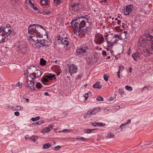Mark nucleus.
<instances>
[{
  "label": "nucleus",
  "instance_id": "obj_1",
  "mask_svg": "<svg viewBox=\"0 0 153 153\" xmlns=\"http://www.w3.org/2000/svg\"><path fill=\"white\" fill-rule=\"evenodd\" d=\"M81 18L80 17L75 19L72 20L71 22V25H72L74 30V33L76 35H79L82 33L83 30L81 29L84 27L85 26V22L84 20H82L81 22L79 19Z\"/></svg>",
  "mask_w": 153,
  "mask_h": 153
},
{
  "label": "nucleus",
  "instance_id": "obj_2",
  "mask_svg": "<svg viewBox=\"0 0 153 153\" xmlns=\"http://www.w3.org/2000/svg\"><path fill=\"white\" fill-rule=\"evenodd\" d=\"M41 28L44 29L43 27L41 25H37L36 26V24L31 25L28 28V33L32 35H35L37 36L41 37L40 31Z\"/></svg>",
  "mask_w": 153,
  "mask_h": 153
},
{
  "label": "nucleus",
  "instance_id": "obj_3",
  "mask_svg": "<svg viewBox=\"0 0 153 153\" xmlns=\"http://www.w3.org/2000/svg\"><path fill=\"white\" fill-rule=\"evenodd\" d=\"M51 44V42L49 41L48 42L46 40L44 39H42L41 40H39L35 42L33 44L35 46H34L37 49L40 48L44 46L48 47Z\"/></svg>",
  "mask_w": 153,
  "mask_h": 153
},
{
  "label": "nucleus",
  "instance_id": "obj_4",
  "mask_svg": "<svg viewBox=\"0 0 153 153\" xmlns=\"http://www.w3.org/2000/svg\"><path fill=\"white\" fill-rule=\"evenodd\" d=\"M2 33L5 35V36L8 37L12 32L10 30V25H7L0 27V33Z\"/></svg>",
  "mask_w": 153,
  "mask_h": 153
},
{
  "label": "nucleus",
  "instance_id": "obj_5",
  "mask_svg": "<svg viewBox=\"0 0 153 153\" xmlns=\"http://www.w3.org/2000/svg\"><path fill=\"white\" fill-rule=\"evenodd\" d=\"M101 110V109L100 108H95L89 110L85 114L84 117L86 119L88 117L93 115H94L96 113L100 111Z\"/></svg>",
  "mask_w": 153,
  "mask_h": 153
},
{
  "label": "nucleus",
  "instance_id": "obj_6",
  "mask_svg": "<svg viewBox=\"0 0 153 153\" xmlns=\"http://www.w3.org/2000/svg\"><path fill=\"white\" fill-rule=\"evenodd\" d=\"M104 39L101 34L97 33L95 36L94 42L98 45H100L104 42Z\"/></svg>",
  "mask_w": 153,
  "mask_h": 153
},
{
  "label": "nucleus",
  "instance_id": "obj_7",
  "mask_svg": "<svg viewBox=\"0 0 153 153\" xmlns=\"http://www.w3.org/2000/svg\"><path fill=\"white\" fill-rule=\"evenodd\" d=\"M88 48L87 46L82 47L76 50V53L78 55H85L88 54Z\"/></svg>",
  "mask_w": 153,
  "mask_h": 153
},
{
  "label": "nucleus",
  "instance_id": "obj_8",
  "mask_svg": "<svg viewBox=\"0 0 153 153\" xmlns=\"http://www.w3.org/2000/svg\"><path fill=\"white\" fill-rule=\"evenodd\" d=\"M133 6L131 5H130L126 6V8L124 9L125 14L126 15H128L133 10Z\"/></svg>",
  "mask_w": 153,
  "mask_h": 153
},
{
  "label": "nucleus",
  "instance_id": "obj_9",
  "mask_svg": "<svg viewBox=\"0 0 153 153\" xmlns=\"http://www.w3.org/2000/svg\"><path fill=\"white\" fill-rule=\"evenodd\" d=\"M138 41H139L140 42H141L143 46L146 45L148 43H149V40L146 38H143V37H140Z\"/></svg>",
  "mask_w": 153,
  "mask_h": 153
},
{
  "label": "nucleus",
  "instance_id": "obj_10",
  "mask_svg": "<svg viewBox=\"0 0 153 153\" xmlns=\"http://www.w3.org/2000/svg\"><path fill=\"white\" fill-rule=\"evenodd\" d=\"M77 70V68L74 65L70 66L69 69V72L71 75L72 74L76 73Z\"/></svg>",
  "mask_w": 153,
  "mask_h": 153
},
{
  "label": "nucleus",
  "instance_id": "obj_11",
  "mask_svg": "<svg viewBox=\"0 0 153 153\" xmlns=\"http://www.w3.org/2000/svg\"><path fill=\"white\" fill-rule=\"evenodd\" d=\"M38 37L40 38L41 37L37 36L35 35H34L33 36H30V43H32V45H33V44L34 43L39 40V39H37V38Z\"/></svg>",
  "mask_w": 153,
  "mask_h": 153
},
{
  "label": "nucleus",
  "instance_id": "obj_12",
  "mask_svg": "<svg viewBox=\"0 0 153 153\" xmlns=\"http://www.w3.org/2000/svg\"><path fill=\"white\" fill-rule=\"evenodd\" d=\"M145 37L146 38H149L150 37V39L149 41V43L150 45H152V48H153V36H152L150 35V34L148 33H146L145 34Z\"/></svg>",
  "mask_w": 153,
  "mask_h": 153
},
{
  "label": "nucleus",
  "instance_id": "obj_13",
  "mask_svg": "<svg viewBox=\"0 0 153 153\" xmlns=\"http://www.w3.org/2000/svg\"><path fill=\"white\" fill-rule=\"evenodd\" d=\"M19 47L20 50L21 52L24 54L26 53L28 50V48L25 45L19 46Z\"/></svg>",
  "mask_w": 153,
  "mask_h": 153
},
{
  "label": "nucleus",
  "instance_id": "obj_14",
  "mask_svg": "<svg viewBox=\"0 0 153 153\" xmlns=\"http://www.w3.org/2000/svg\"><path fill=\"white\" fill-rule=\"evenodd\" d=\"M33 76H35L36 78L39 77L41 74V71L38 70L36 69L35 71L34 72H33Z\"/></svg>",
  "mask_w": 153,
  "mask_h": 153
},
{
  "label": "nucleus",
  "instance_id": "obj_15",
  "mask_svg": "<svg viewBox=\"0 0 153 153\" xmlns=\"http://www.w3.org/2000/svg\"><path fill=\"white\" fill-rule=\"evenodd\" d=\"M36 70V67L34 66H31L28 69L27 71L28 74H33V72Z\"/></svg>",
  "mask_w": 153,
  "mask_h": 153
},
{
  "label": "nucleus",
  "instance_id": "obj_16",
  "mask_svg": "<svg viewBox=\"0 0 153 153\" xmlns=\"http://www.w3.org/2000/svg\"><path fill=\"white\" fill-rule=\"evenodd\" d=\"M33 75V74H29V75L27 76V79L28 82L30 81L32 82L31 81L34 80V79L36 78L35 76H34Z\"/></svg>",
  "mask_w": 153,
  "mask_h": 153
},
{
  "label": "nucleus",
  "instance_id": "obj_17",
  "mask_svg": "<svg viewBox=\"0 0 153 153\" xmlns=\"http://www.w3.org/2000/svg\"><path fill=\"white\" fill-rule=\"evenodd\" d=\"M131 120H128L127 122L125 123L122 124L120 126V131H119L118 129H117L116 131L118 132H119L120 131H122V127L126 125L127 124L130 123H131Z\"/></svg>",
  "mask_w": 153,
  "mask_h": 153
},
{
  "label": "nucleus",
  "instance_id": "obj_18",
  "mask_svg": "<svg viewBox=\"0 0 153 153\" xmlns=\"http://www.w3.org/2000/svg\"><path fill=\"white\" fill-rule=\"evenodd\" d=\"M7 36H5V35L3 33H0V43H3L5 42L4 39Z\"/></svg>",
  "mask_w": 153,
  "mask_h": 153
},
{
  "label": "nucleus",
  "instance_id": "obj_19",
  "mask_svg": "<svg viewBox=\"0 0 153 153\" xmlns=\"http://www.w3.org/2000/svg\"><path fill=\"white\" fill-rule=\"evenodd\" d=\"M31 82L29 81L28 82L27 81V84L29 87L32 89H35V87L33 86L34 84V80L33 81H32Z\"/></svg>",
  "mask_w": 153,
  "mask_h": 153
},
{
  "label": "nucleus",
  "instance_id": "obj_20",
  "mask_svg": "<svg viewBox=\"0 0 153 153\" xmlns=\"http://www.w3.org/2000/svg\"><path fill=\"white\" fill-rule=\"evenodd\" d=\"M119 39L120 38H116L115 39L113 40V39L110 42H109L107 40V43L109 44L110 45H112L113 43H116L118 41Z\"/></svg>",
  "mask_w": 153,
  "mask_h": 153
},
{
  "label": "nucleus",
  "instance_id": "obj_21",
  "mask_svg": "<svg viewBox=\"0 0 153 153\" xmlns=\"http://www.w3.org/2000/svg\"><path fill=\"white\" fill-rule=\"evenodd\" d=\"M132 56L133 59L135 61H136L137 58L140 57V56L137 52L132 54Z\"/></svg>",
  "mask_w": 153,
  "mask_h": 153
},
{
  "label": "nucleus",
  "instance_id": "obj_22",
  "mask_svg": "<svg viewBox=\"0 0 153 153\" xmlns=\"http://www.w3.org/2000/svg\"><path fill=\"white\" fill-rule=\"evenodd\" d=\"M71 7L72 8V10H74L77 11L79 9L78 4H74L71 5Z\"/></svg>",
  "mask_w": 153,
  "mask_h": 153
},
{
  "label": "nucleus",
  "instance_id": "obj_23",
  "mask_svg": "<svg viewBox=\"0 0 153 153\" xmlns=\"http://www.w3.org/2000/svg\"><path fill=\"white\" fill-rule=\"evenodd\" d=\"M67 39L66 38H62L61 39V43L63 45H67L68 44V42L67 40Z\"/></svg>",
  "mask_w": 153,
  "mask_h": 153
},
{
  "label": "nucleus",
  "instance_id": "obj_24",
  "mask_svg": "<svg viewBox=\"0 0 153 153\" xmlns=\"http://www.w3.org/2000/svg\"><path fill=\"white\" fill-rule=\"evenodd\" d=\"M100 84V82H97L93 85V87L94 88L100 89L101 88V86Z\"/></svg>",
  "mask_w": 153,
  "mask_h": 153
},
{
  "label": "nucleus",
  "instance_id": "obj_25",
  "mask_svg": "<svg viewBox=\"0 0 153 153\" xmlns=\"http://www.w3.org/2000/svg\"><path fill=\"white\" fill-rule=\"evenodd\" d=\"M41 3L43 5H48L49 3V1L48 0H41Z\"/></svg>",
  "mask_w": 153,
  "mask_h": 153
},
{
  "label": "nucleus",
  "instance_id": "obj_26",
  "mask_svg": "<svg viewBox=\"0 0 153 153\" xmlns=\"http://www.w3.org/2000/svg\"><path fill=\"white\" fill-rule=\"evenodd\" d=\"M51 146V145L50 144L46 143L43 145L42 147L44 149H47L50 147Z\"/></svg>",
  "mask_w": 153,
  "mask_h": 153
},
{
  "label": "nucleus",
  "instance_id": "obj_27",
  "mask_svg": "<svg viewBox=\"0 0 153 153\" xmlns=\"http://www.w3.org/2000/svg\"><path fill=\"white\" fill-rule=\"evenodd\" d=\"M46 61L43 59V58H41L40 59V64L41 65L44 66L46 65Z\"/></svg>",
  "mask_w": 153,
  "mask_h": 153
},
{
  "label": "nucleus",
  "instance_id": "obj_28",
  "mask_svg": "<svg viewBox=\"0 0 153 153\" xmlns=\"http://www.w3.org/2000/svg\"><path fill=\"white\" fill-rule=\"evenodd\" d=\"M55 74L52 75L51 74H50L49 75H46V76L48 78V80H52V78L55 77Z\"/></svg>",
  "mask_w": 153,
  "mask_h": 153
},
{
  "label": "nucleus",
  "instance_id": "obj_29",
  "mask_svg": "<svg viewBox=\"0 0 153 153\" xmlns=\"http://www.w3.org/2000/svg\"><path fill=\"white\" fill-rule=\"evenodd\" d=\"M95 129H85L84 130V132L85 133H90L92 132L93 130H95Z\"/></svg>",
  "mask_w": 153,
  "mask_h": 153
},
{
  "label": "nucleus",
  "instance_id": "obj_30",
  "mask_svg": "<svg viewBox=\"0 0 153 153\" xmlns=\"http://www.w3.org/2000/svg\"><path fill=\"white\" fill-rule=\"evenodd\" d=\"M41 81L42 82H47L49 81L47 77L46 76L44 77H42L41 79Z\"/></svg>",
  "mask_w": 153,
  "mask_h": 153
},
{
  "label": "nucleus",
  "instance_id": "obj_31",
  "mask_svg": "<svg viewBox=\"0 0 153 153\" xmlns=\"http://www.w3.org/2000/svg\"><path fill=\"white\" fill-rule=\"evenodd\" d=\"M107 137L108 138H111L114 137V135L111 132L108 134Z\"/></svg>",
  "mask_w": 153,
  "mask_h": 153
},
{
  "label": "nucleus",
  "instance_id": "obj_32",
  "mask_svg": "<svg viewBox=\"0 0 153 153\" xmlns=\"http://www.w3.org/2000/svg\"><path fill=\"white\" fill-rule=\"evenodd\" d=\"M141 49L140 48L138 49L136 52L140 56L141 54H143V53L144 52V51L141 50Z\"/></svg>",
  "mask_w": 153,
  "mask_h": 153
},
{
  "label": "nucleus",
  "instance_id": "obj_33",
  "mask_svg": "<svg viewBox=\"0 0 153 153\" xmlns=\"http://www.w3.org/2000/svg\"><path fill=\"white\" fill-rule=\"evenodd\" d=\"M37 138L38 137L35 136H32L29 138L30 139L34 142H36V140Z\"/></svg>",
  "mask_w": 153,
  "mask_h": 153
},
{
  "label": "nucleus",
  "instance_id": "obj_34",
  "mask_svg": "<svg viewBox=\"0 0 153 153\" xmlns=\"http://www.w3.org/2000/svg\"><path fill=\"white\" fill-rule=\"evenodd\" d=\"M42 87V85L39 82H37L36 85V87L38 89H40Z\"/></svg>",
  "mask_w": 153,
  "mask_h": 153
},
{
  "label": "nucleus",
  "instance_id": "obj_35",
  "mask_svg": "<svg viewBox=\"0 0 153 153\" xmlns=\"http://www.w3.org/2000/svg\"><path fill=\"white\" fill-rule=\"evenodd\" d=\"M40 117L39 116H37L35 118H31V120L33 121L34 122L39 120L40 119Z\"/></svg>",
  "mask_w": 153,
  "mask_h": 153
},
{
  "label": "nucleus",
  "instance_id": "obj_36",
  "mask_svg": "<svg viewBox=\"0 0 153 153\" xmlns=\"http://www.w3.org/2000/svg\"><path fill=\"white\" fill-rule=\"evenodd\" d=\"M96 100L98 101H102L103 100V98L101 96H99L96 98Z\"/></svg>",
  "mask_w": 153,
  "mask_h": 153
},
{
  "label": "nucleus",
  "instance_id": "obj_37",
  "mask_svg": "<svg viewBox=\"0 0 153 153\" xmlns=\"http://www.w3.org/2000/svg\"><path fill=\"white\" fill-rule=\"evenodd\" d=\"M50 131V129L47 127L45 128V129L42 131L44 133H48Z\"/></svg>",
  "mask_w": 153,
  "mask_h": 153
},
{
  "label": "nucleus",
  "instance_id": "obj_38",
  "mask_svg": "<svg viewBox=\"0 0 153 153\" xmlns=\"http://www.w3.org/2000/svg\"><path fill=\"white\" fill-rule=\"evenodd\" d=\"M96 123L97 126H104L105 125V123H100V122L98 123Z\"/></svg>",
  "mask_w": 153,
  "mask_h": 153
},
{
  "label": "nucleus",
  "instance_id": "obj_39",
  "mask_svg": "<svg viewBox=\"0 0 153 153\" xmlns=\"http://www.w3.org/2000/svg\"><path fill=\"white\" fill-rule=\"evenodd\" d=\"M72 131V129L69 130V129H65L63 130L62 131H59V132L62 131V132H64L65 133H67V132L69 133V132H71Z\"/></svg>",
  "mask_w": 153,
  "mask_h": 153
},
{
  "label": "nucleus",
  "instance_id": "obj_40",
  "mask_svg": "<svg viewBox=\"0 0 153 153\" xmlns=\"http://www.w3.org/2000/svg\"><path fill=\"white\" fill-rule=\"evenodd\" d=\"M125 88L127 90L129 91H131L132 90V88L131 87L128 85H126L125 86Z\"/></svg>",
  "mask_w": 153,
  "mask_h": 153
},
{
  "label": "nucleus",
  "instance_id": "obj_41",
  "mask_svg": "<svg viewBox=\"0 0 153 153\" xmlns=\"http://www.w3.org/2000/svg\"><path fill=\"white\" fill-rule=\"evenodd\" d=\"M28 1V3L29 4H30V6L33 7H34V4L33 3H32L31 1L32 0H27L26 1Z\"/></svg>",
  "mask_w": 153,
  "mask_h": 153
},
{
  "label": "nucleus",
  "instance_id": "obj_42",
  "mask_svg": "<svg viewBox=\"0 0 153 153\" xmlns=\"http://www.w3.org/2000/svg\"><path fill=\"white\" fill-rule=\"evenodd\" d=\"M88 63H93L94 62V61L92 57H89L88 60Z\"/></svg>",
  "mask_w": 153,
  "mask_h": 153
},
{
  "label": "nucleus",
  "instance_id": "obj_43",
  "mask_svg": "<svg viewBox=\"0 0 153 153\" xmlns=\"http://www.w3.org/2000/svg\"><path fill=\"white\" fill-rule=\"evenodd\" d=\"M61 148V147L60 146H58L54 147L53 149L52 148V149L55 151H56L58 150L59 149Z\"/></svg>",
  "mask_w": 153,
  "mask_h": 153
},
{
  "label": "nucleus",
  "instance_id": "obj_44",
  "mask_svg": "<svg viewBox=\"0 0 153 153\" xmlns=\"http://www.w3.org/2000/svg\"><path fill=\"white\" fill-rule=\"evenodd\" d=\"M44 122L43 120H40V121H39L38 122H36V125H40V124H42V123H43Z\"/></svg>",
  "mask_w": 153,
  "mask_h": 153
},
{
  "label": "nucleus",
  "instance_id": "obj_45",
  "mask_svg": "<svg viewBox=\"0 0 153 153\" xmlns=\"http://www.w3.org/2000/svg\"><path fill=\"white\" fill-rule=\"evenodd\" d=\"M104 79L105 81H107L108 80V76H106L105 74H104L103 75Z\"/></svg>",
  "mask_w": 153,
  "mask_h": 153
},
{
  "label": "nucleus",
  "instance_id": "obj_46",
  "mask_svg": "<svg viewBox=\"0 0 153 153\" xmlns=\"http://www.w3.org/2000/svg\"><path fill=\"white\" fill-rule=\"evenodd\" d=\"M89 94L91 95V92L89 91L88 93L85 94V100H86L88 98V95Z\"/></svg>",
  "mask_w": 153,
  "mask_h": 153
},
{
  "label": "nucleus",
  "instance_id": "obj_47",
  "mask_svg": "<svg viewBox=\"0 0 153 153\" xmlns=\"http://www.w3.org/2000/svg\"><path fill=\"white\" fill-rule=\"evenodd\" d=\"M50 13V12L48 10L44 11L43 12V14L44 15H47L48 14H49Z\"/></svg>",
  "mask_w": 153,
  "mask_h": 153
},
{
  "label": "nucleus",
  "instance_id": "obj_48",
  "mask_svg": "<svg viewBox=\"0 0 153 153\" xmlns=\"http://www.w3.org/2000/svg\"><path fill=\"white\" fill-rule=\"evenodd\" d=\"M120 35H118V34H115L114 35V36H113V39L114 40V39H115L116 38H120Z\"/></svg>",
  "mask_w": 153,
  "mask_h": 153
},
{
  "label": "nucleus",
  "instance_id": "obj_49",
  "mask_svg": "<svg viewBox=\"0 0 153 153\" xmlns=\"http://www.w3.org/2000/svg\"><path fill=\"white\" fill-rule=\"evenodd\" d=\"M53 1L54 3L56 4L60 3L61 2L60 0H53Z\"/></svg>",
  "mask_w": 153,
  "mask_h": 153
},
{
  "label": "nucleus",
  "instance_id": "obj_50",
  "mask_svg": "<svg viewBox=\"0 0 153 153\" xmlns=\"http://www.w3.org/2000/svg\"><path fill=\"white\" fill-rule=\"evenodd\" d=\"M102 54L103 56H107V53L105 51H103L102 52Z\"/></svg>",
  "mask_w": 153,
  "mask_h": 153
},
{
  "label": "nucleus",
  "instance_id": "obj_51",
  "mask_svg": "<svg viewBox=\"0 0 153 153\" xmlns=\"http://www.w3.org/2000/svg\"><path fill=\"white\" fill-rule=\"evenodd\" d=\"M21 109V107L17 105L16 106V109L17 110H20Z\"/></svg>",
  "mask_w": 153,
  "mask_h": 153
},
{
  "label": "nucleus",
  "instance_id": "obj_52",
  "mask_svg": "<svg viewBox=\"0 0 153 153\" xmlns=\"http://www.w3.org/2000/svg\"><path fill=\"white\" fill-rule=\"evenodd\" d=\"M118 91L119 94L121 95H122L123 94V91L122 89H119Z\"/></svg>",
  "mask_w": 153,
  "mask_h": 153
},
{
  "label": "nucleus",
  "instance_id": "obj_53",
  "mask_svg": "<svg viewBox=\"0 0 153 153\" xmlns=\"http://www.w3.org/2000/svg\"><path fill=\"white\" fill-rule=\"evenodd\" d=\"M53 127V125L52 124H51L49 125L48 127H47L48 128V129H50V130L51 129H52V127Z\"/></svg>",
  "mask_w": 153,
  "mask_h": 153
},
{
  "label": "nucleus",
  "instance_id": "obj_54",
  "mask_svg": "<svg viewBox=\"0 0 153 153\" xmlns=\"http://www.w3.org/2000/svg\"><path fill=\"white\" fill-rule=\"evenodd\" d=\"M137 46L139 47H140L142 45V44L141 43V42H140L139 41H138V43L137 44Z\"/></svg>",
  "mask_w": 153,
  "mask_h": 153
},
{
  "label": "nucleus",
  "instance_id": "obj_55",
  "mask_svg": "<svg viewBox=\"0 0 153 153\" xmlns=\"http://www.w3.org/2000/svg\"><path fill=\"white\" fill-rule=\"evenodd\" d=\"M14 114L17 116H18L19 115V113L18 111H16L14 112Z\"/></svg>",
  "mask_w": 153,
  "mask_h": 153
},
{
  "label": "nucleus",
  "instance_id": "obj_56",
  "mask_svg": "<svg viewBox=\"0 0 153 153\" xmlns=\"http://www.w3.org/2000/svg\"><path fill=\"white\" fill-rule=\"evenodd\" d=\"M114 97H110L109 99H108L109 101H112L114 100Z\"/></svg>",
  "mask_w": 153,
  "mask_h": 153
},
{
  "label": "nucleus",
  "instance_id": "obj_57",
  "mask_svg": "<svg viewBox=\"0 0 153 153\" xmlns=\"http://www.w3.org/2000/svg\"><path fill=\"white\" fill-rule=\"evenodd\" d=\"M80 139H81L82 140L84 141H86V139L84 137H80Z\"/></svg>",
  "mask_w": 153,
  "mask_h": 153
},
{
  "label": "nucleus",
  "instance_id": "obj_58",
  "mask_svg": "<svg viewBox=\"0 0 153 153\" xmlns=\"http://www.w3.org/2000/svg\"><path fill=\"white\" fill-rule=\"evenodd\" d=\"M149 86H146L143 87L142 89V91L143 92L145 88H146L147 89H148L149 88Z\"/></svg>",
  "mask_w": 153,
  "mask_h": 153
},
{
  "label": "nucleus",
  "instance_id": "obj_59",
  "mask_svg": "<svg viewBox=\"0 0 153 153\" xmlns=\"http://www.w3.org/2000/svg\"><path fill=\"white\" fill-rule=\"evenodd\" d=\"M82 76L81 75H78L77 77L76 78V79H79Z\"/></svg>",
  "mask_w": 153,
  "mask_h": 153
},
{
  "label": "nucleus",
  "instance_id": "obj_60",
  "mask_svg": "<svg viewBox=\"0 0 153 153\" xmlns=\"http://www.w3.org/2000/svg\"><path fill=\"white\" fill-rule=\"evenodd\" d=\"M117 75L119 78H120V72L119 71L117 72Z\"/></svg>",
  "mask_w": 153,
  "mask_h": 153
},
{
  "label": "nucleus",
  "instance_id": "obj_61",
  "mask_svg": "<svg viewBox=\"0 0 153 153\" xmlns=\"http://www.w3.org/2000/svg\"><path fill=\"white\" fill-rule=\"evenodd\" d=\"M124 69V67L123 66H122L121 67H119V71L120 70H123Z\"/></svg>",
  "mask_w": 153,
  "mask_h": 153
},
{
  "label": "nucleus",
  "instance_id": "obj_62",
  "mask_svg": "<svg viewBox=\"0 0 153 153\" xmlns=\"http://www.w3.org/2000/svg\"><path fill=\"white\" fill-rule=\"evenodd\" d=\"M57 37H58V39H57L58 40H60L61 39V38L60 37V36L59 35H58L57 36Z\"/></svg>",
  "mask_w": 153,
  "mask_h": 153
},
{
  "label": "nucleus",
  "instance_id": "obj_63",
  "mask_svg": "<svg viewBox=\"0 0 153 153\" xmlns=\"http://www.w3.org/2000/svg\"><path fill=\"white\" fill-rule=\"evenodd\" d=\"M121 22V21L120 20H118L117 22V23L118 25H120Z\"/></svg>",
  "mask_w": 153,
  "mask_h": 153
},
{
  "label": "nucleus",
  "instance_id": "obj_64",
  "mask_svg": "<svg viewBox=\"0 0 153 153\" xmlns=\"http://www.w3.org/2000/svg\"><path fill=\"white\" fill-rule=\"evenodd\" d=\"M91 124L93 126H97L96 123H92Z\"/></svg>",
  "mask_w": 153,
  "mask_h": 153
}]
</instances>
